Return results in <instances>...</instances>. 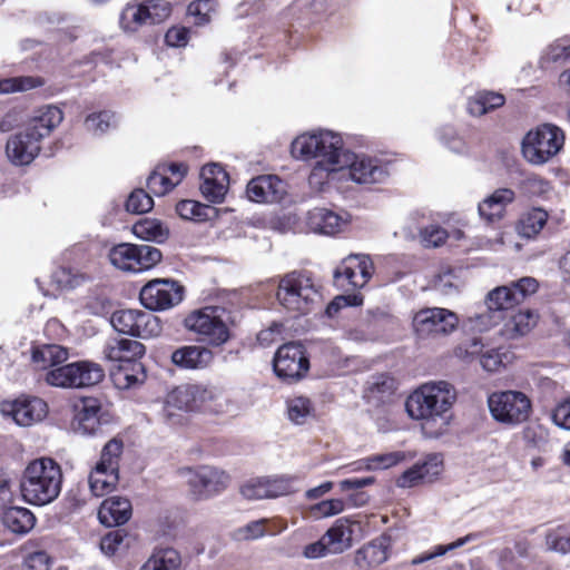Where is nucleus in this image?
Returning a JSON list of instances; mask_svg holds the SVG:
<instances>
[{
	"instance_id": "1",
	"label": "nucleus",
	"mask_w": 570,
	"mask_h": 570,
	"mask_svg": "<svg viewBox=\"0 0 570 570\" xmlns=\"http://www.w3.org/2000/svg\"><path fill=\"white\" fill-rule=\"evenodd\" d=\"M456 400L454 386L446 381H432L412 392L405 402L409 416L421 422L426 439L443 436L450 425V410Z\"/></svg>"
},
{
	"instance_id": "2",
	"label": "nucleus",
	"mask_w": 570,
	"mask_h": 570,
	"mask_svg": "<svg viewBox=\"0 0 570 570\" xmlns=\"http://www.w3.org/2000/svg\"><path fill=\"white\" fill-rule=\"evenodd\" d=\"M347 153L341 135L330 130L302 134L292 142V155L295 158L315 160L309 174L311 185H322L342 171Z\"/></svg>"
},
{
	"instance_id": "3",
	"label": "nucleus",
	"mask_w": 570,
	"mask_h": 570,
	"mask_svg": "<svg viewBox=\"0 0 570 570\" xmlns=\"http://www.w3.org/2000/svg\"><path fill=\"white\" fill-rule=\"evenodd\" d=\"M62 480V469L57 461L49 456L33 459L21 474V497L29 504L47 505L59 497Z\"/></svg>"
},
{
	"instance_id": "4",
	"label": "nucleus",
	"mask_w": 570,
	"mask_h": 570,
	"mask_svg": "<svg viewBox=\"0 0 570 570\" xmlns=\"http://www.w3.org/2000/svg\"><path fill=\"white\" fill-rule=\"evenodd\" d=\"M183 324L207 347H220L230 340V313L223 306L208 305L194 309Z\"/></svg>"
},
{
	"instance_id": "5",
	"label": "nucleus",
	"mask_w": 570,
	"mask_h": 570,
	"mask_svg": "<svg viewBox=\"0 0 570 570\" xmlns=\"http://www.w3.org/2000/svg\"><path fill=\"white\" fill-rule=\"evenodd\" d=\"M564 131L553 124H541L530 129L522 139L524 159L532 165H544L563 148Z\"/></svg>"
},
{
	"instance_id": "6",
	"label": "nucleus",
	"mask_w": 570,
	"mask_h": 570,
	"mask_svg": "<svg viewBox=\"0 0 570 570\" xmlns=\"http://www.w3.org/2000/svg\"><path fill=\"white\" fill-rule=\"evenodd\" d=\"M276 296L287 311L306 314L316 302L318 292L307 274L292 272L281 278Z\"/></svg>"
},
{
	"instance_id": "7",
	"label": "nucleus",
	"mask_w": 570,
	"mask_h": 570,
	"mask_svg": "<svg viewBox=\"0 0 570 570\" xmlns=\"http://www.w3.org/2000/svg\"><path fill=\"white\" fill-rule=\"evenodd\" d=\"M213 399L214 391L205 385H180L167 395L161 415L169 424H180L185 412L197 410Z\"/></svg>"
},
{
	"instance_id": "8",
	"label": "nucleus",
	"mask_w": 570,
	"mask_h": 570,
	"mask_svg": "<svg viewBox=\"0 0 570 570\" xmlns=\"http://www.w3.org/2000/svg\"><path fill=\"white\" fill-rule=\"evenodd\" d=\"M179 474L185 479L195 500L204 501L223 493L230 484V475L214 465L183 468Z\"/></svg>"
},
{
	"instance_id": "9",
	"label": "nucleus",
	"mask_w": 570,
	"mask_h": 570,
	"mask_svg": "<svg viewBox=\"0 0 570 570\" xmlns=\"http://www.w3.org/2000/svg\"><path fill=\"white\" fill-rule=\"evenodd\" d=\"M488 406L493 420L507 426H517L525 422L532 409L528 395L513 390L491 393Z\"/></svg>"
},
{
	"instance_id": "10",
	"label": "nucleus",
	"mask_w": 570,
	"mask_h": 570,
	"mask_svg": "<svg viewBox=\"0 0 570 570\" xmlns=\"http://www.w3.org/2000/svg\"><path fill=\"white\" fill-rule=\"evenodd\" d=\"M170 14L171 7L166 0L129 2L120 13L119 24L124 31L135 32L142 26L160 23Z\"/></svg>"
},
{
	"instance_id": "11",
	"label": "nucleus",
	"mask_w": 570,
	"mask_h": 570,
	"mask_svg": "<svg viewBox=\"0 0 570 570\" xmlns=\"http://www.w3.org/2000/svg\"><path fill=\"white\" fill-rule=\"evenodd\" d=\"M109 261L118 269L142 272L151 268L161 259L158 248L150 245L119 244L109 250Z\"/></svg>"
},
{
	"instance_id": "12",
	"label": "nucleus",
	"mask_w": 570,
	"mask_h": 570,
	"mask_svg": "<svg viewBox=\"0 0 570 570\" xmlns=\"http://www.w3.org/2000/svg\"><path fill=\"white\" fill-rule=\"evenodd\" d=\"M373 272V262L367 255H348L334 271V285L343 292H354L368 283Z\"/></svg>"
},
{
	"instance_id": "13",
	"label": "nucleus",
	"mask_w": 570,
	"mask_h": 570,
	"mask_svg": "<svg viewBox=\"0 0 570 570\" xmlns=\"http://www.w3.org/2000/svg\"><path fill=\"white\" fill-rule=\"evenodd\" d=\"M273 365L279 379L285 382H296L308 372L309 360L303 344L289 342L278 347Z\"/></svg>"
},
{
	"instance_id": "14",
	"label": "nucleus",
	"mask_w": 570,
	"mask_h": 570,
	"mask_svg": "<svg viewBox=\"0 0 570 570\" xmlns=\"http://www.w3.org/2000/svg\"><path fill=\"white\" fill-rule=\"evenodd\" d=\"M110 322L117 332L140 338L157 336L161 331L158 318L141 309L116 311Z\"/></svg>"
},
{
	"instance_id": "15",
	"label": "nucleus",
	"mask_w": 570,
	"mask_h": 570,
	"mask_svg": "<svg viewBox=\"0 0 570 570\" xmlns=\"http://www.w3.org/2000/svg\"><path fill=\"white\" fill-rule=\"evenodd\" d=\"M346 164L338 171L342 177L348 176L351 180L360 185L381 184L389 177V170L380 159L365 155H356L348 150L345 157Z\"/></svg>"
},
{
	"instance_id": "16",
	"label": "nucleus",
	"mask_w": 570,
	"mask_h": 570,
	"mask_svg": "<svg viewBox=\"0 0 570 570\" xmlns=\"http://www.w3.org/2000/svg\"><path fill=\"white\" fill-rule=\"evenodd\" d=\"M141 304L150 311H165L178 305L184 298V287L171 279H153L140 291Z\"/></svg>"
},
{
	"instance_id": "17",
	"label": "nucleus",
	"mask_w": 570,
	"mask_h": 570,
	"mask_svg": "<svg viewBox=\"0 0 570 570\" xmlns=\"http://www.w3.org/2000/svg\"><path fill=\"white\" fill-rule=\"evenodd\" d=\"M458 324V315L441 307L421 309L413 317V327L420 336L448 335Z\"/></svg>"
},
{
	"instance_id": "18",
	"label": "nucleus",
	"mask_w": 570,
	"mask_h": 570,
	"mask_svg": "<svg viewBox=\"0 0 570 570\" xmlns=\"http://www.w3.org/2000/svg\"><path fill=\"white\" fill-rule=\"evenodd\" d=\"M71 429L82 435H95L104 422L102 409L99 400L81 397L72 404Z\"/></svg>"
},
{
	"instance_id": "19",
	"label": "nucleus",
	"mask_w": 570,
	"mask_h": 570,
	"mask_svg": "<svg viewBox=\"0 0 570 570\" xmlns=\"http://www.w3.org/2000/svg\"><path fill=\"white\" fill-rule=\"evenodd\" d=\"M294 482L288 476L252 479L240 488V493L247 500L275 499L295 492Z\"/></svg>"
},
{
	"instance_id": "20",
	"label": "nucleus",
	"mask_w": 570,
	"mask_h": 570,
	"mask_svg": "<svg viewBox=\"0 0 570 570\" xmlns=\"http://www.w3.org/2000/svg\"><path fill=\"white\" fill-rule=\"evenodd\" d=\"M47 403L36 396H21L1 405L3 415L11 416L21 426H30L41 421L47 414Z\"/></svg>"
},
{
	"instance_id": "21",
	"label": "nucleus",
	"mask_w": 570,
	"mask_h": 570,
	"mask_svg": "<svg viewBox=\"0 0 570 570\" xmlns=\"http://www.w3.org/2000/svg\"><path fill=\"white\" fill-rule=\"evenodd\" d=\"M443 471V459L439 453H430L424 460L406 469L395 481L401 489H411L424 482H431Z\"/></svg>"
},
{
	"instance_id": "22",
	"label": "nucleus",
	"mask_w": 570,
	"mask_h": 570,
	"mask_svg": "<svg viewBox=\"0 0 570 570\" xmlns=\"http://www.w3.org/2000/svg\"><path fill=\"white\" fill-rule=\"evenodd\" d=\"M40 142L35 138V134L24 129L8 139L6 155L16 166L29 165L40 151Z\"/></svg>"
},
{
	"instance_id": "23",
	"label": "nucleus",
	"mask_w": 570,
	"mask_h": 570,
	"mask_svg": "<svg viewBox=\"0 0 570 570\" xmlns=\"http://www.w3.org/2000/svg\"><path fill=\"white\" fill-rule=\"evenodd\" d=\"M145 354V346L134 340L112 337L104 347V356L114 363V366L131 365L140 363L138 360Z\"/></svg>"
},
{
	"instance_id": "24",
	"label": "nucleus",
	"mask_w": 570,
	"mask_h": 570,
	"mask_svg": "<svg viewBox=\"0 0 570 570\" xmlns=\"http://www.w3.org/2000/svg\"><path fill=\"white\" fill-rule=\"evenodd\" d=\"M247 196L256 203H278L286 190L283 180L274 175H263L253 178L247 184Z\"/></svg>"
},
{
	"instance_id": "25",
	"label": "nucleus",
	"mask_w": 570,
	"mask_h": 570,
	"mask_svg": "<svg viewBox=\"0 0 570 570\" xmlns=\"http://www.w3.org/2000/svg\"><path fill=\"white\" fill-rule=\"evenodd\" d=\"M200 177L203 196L212 203L223 202L229 185L225 169L218 164H208L202 168Z\"/></svg>"
},
{
	"instance_id": "26",
	"label": "nucleus",
	"mask_w": 570,
	"mask_h": 570,
	"mask_svg": "<svg viewBox=\"0 0 570 570\" xmlns=\"http://www.w3.org/2000/svg\"><path fill=\"white\" fill-rule=\"evenodd\" d=\"M170 360L183 370H204L214 362V353L204 345H185L175 350Z\"/></svg>"
},
{
	"instance_id": "27",
	"label": "nucleus",
	"mask_w": 570,
	"mask_h": 570,
	"mask_svg": "<svg viewBox=\"0 0 570 570\" xmlns=\"http://www.w3.org/2000/svg\"><path fill=\"white\" fill-rule=\"evenodd\" d=\"M514 199V190L511 188H498L479 203V215L488 223L499 222L504 217L508 205L512 204Z\"/></svg>"
},
{
	"instance_id": "28",
	"label": "nucleus",
	"mask_w": 570,
	"mask_h": 570,
	"mask_svg": "<svg viewBox=\"0 0 570 570\" xmlns=\"http://www.w3.org/2000/svg\"><path fill=\"white\" fill-rule=\"evenodd\" d=\"M346 224V216L327 208H313L306 216L309 230L323 235H335L342 232Z\"/></svg>"
},
{
	"instance_id": "29",
	"label": "nucleus",
	"mask_w": 570,
	"mask_h": 570,
	"mask_svg": "<svg viewBox=\"0 0 570 570\" xmlns=\"http://www.w3.org/2000/svg\"><path fill=\"white\" fill-rule=\"evenodd\" d=\"M390 538L381 535L355 552L354 562L361 570L375 568L389 558Z\"/></svg>"
},
{
	"instance_id": "30",
	"label": "nucleus",
	"mask_w": 570,
	"mask_h": 570,
	"mask_svg": "<svg viewBox=\"0 0 570 570\" xmlns=\"http://www.w3.org/2000/svg\"><path fill=\"white\" fill-rule=\"evenodd\" d=\"M63 119V112L56 106H42L35 111L26 129L35 134V138L41 141L58 127Z\"/></svg>"
},
{
	"instance_id": "31",
	"label": "nucleus",
	"mask_w": 570,
	"mask_h": 570,
	"mask_svg": "<svg viewBox=\"0 0 570 570\" xmlns=\"http://www.w3.org/2000/svg\"><path fill=\"white\" fill-rule=\"evenodd\" d=\"M131 517V504L128 499L112 497L106 499L98 510L99 521L110 528L126 523Z\"/></svg>"
},
{
	"instance_id": "32",
	"label": "nucleus",
	"mask_w": 570,
	"mask_h": 570,
	"mask_svg": "<svg viewBox=\"0 0 570 570\" xmlns=\"http://www.w3.org/2000/svg\"><path fill=\"white\" fill-rule=\"evenodd\" d=\"M547 58L553 62H562L566 69L560 73L558 85L559 89L570 98V41L559 40L547 49Z\"/></svg>"
},
{
	"instance_id": "33",
	"label": "nucleus",
	"mask_w": 570,
	"mask_h": 570,
	"mask_svg": "<svg viewBox=\"0 0 570 570\" xmlns=\"http://www.w3.org/2000/svg\"><path fill=\"white\" fill-rule=\"evenodd\" d=\"M324 539L333 554L342 553L352 546L353 530L347 519L341 518L335 521L325 533Z\"/></svg>"
},
{
	"instance_id": "34",
	"label": "nucleus",
	"mask_w": 570,
	"mask_h": 570,
	"mask_svg": "<svg viewBox=\"0 0 570 570\" xmlns=\"http://www.w3.org/2000/svg\"><path fill=\"white\" fill-rule=\"evenodd\" d=\"M1 520L8 530L17 534L28 533L36 523L33 513L23 507H9L4 509Z\"/></svg>"
},
{
	"instance_id": "35",
	"label": "nucleus",
	"mask_w": 570,
	"mask_h": 570,
	"mask_svg": "<svg viewBox=\"0 0 570 570\" xmlns=\"http://www.w3.org/2000/svg\"><path fill=\"white\" fill-rule=\"evenodd\" d=\"M538 315L530 309L519 311L507 320L501 334L508 340L527 335L537 324Z\"/></svg>"
},
{
	"instance_id": "36",
	"label": "nucleus",
	"mask_w": 570,
	"mask_h": 570,
	"mask_svg": "<svg viewBox=\"0 0 570 570\" xmlns=\"http://www.w3.org/2000/svg\"><path fill=\"white\" fill-rule=\"evenodd\" d=\"M110 377L117 389L126 390L144 383L146 373L141 363H131V365L112 366Z\"/></svg>"
},
{
	"instance_id": "37",
	"label": "nucleus",
	"mask_w": 570,
	"mask_h": 570,
	"mask_svg": "<svg viewBox=\"0 0 570 570\" xmlns=\"http://www.w3.org/2000/svg\"><path fill=\"white\" fill-rule=\"evenodd\" d=\"M415 454L410 451H394L367 456L357 462L358 470H383L392 468L401 462L414 459Z\"/></svg>"
},
{
	"instance_id": "38",
	"label": "nucleus",
	"mask_w": 570,
	"mask_h": 570,
	"mask_svg": "<svg viewBox=\"0 0 570 570\" xmlns=\"http://www.w3.org/2000/svg\"><path fill=\"white\" fill-rule=\"evenodd\" d=\"M118 479V472L95 465L88 479L90 491L97 498L104 497L115 489Z\"/></svg>"
},
{
	"instance_id": "39",
	"label": "nucleus",
	"mask_w": 570,
	"mask_h": 570,
	"mask_svg": "<svg viewBox=\"0 0 570 570\" xmlns=\"http://www.w3.org/2000/svg\"><path fill=\"white\" fill-rule=\"evenodd\" d=\"M505 98L502 94L494 91H479L468 102L469 114L481 117L504 105Z\"/></svg>"
},
{
	"instance_id": "40",
	"label": "nucleus",
	"mask_w": 570,
	"mask_h": 570,
	"mask_svg": "<svg viewBox=\"0 0 570 570\" xmlns=\"http://www.w3.org/2000/svg\"><path fill=\"white\" fill-rule=\"evenodd\" d=\"M549 214L541 207H534L523 214L517 225L518 234L525 238L535 237L546 226Z\"/></svg>"
},
{
	"instance_id": "41",
	"label": "nucleus",
	"mask_w": 570,
	"mask_h": 570,
	"mask_svg": "<svg viewBox=\"0 0 570 570\" xmlns=\"http://www.w3.org/2000/svg\"><path fill=\"white\" fill-rule=\"evenodd\" d=\"M68 358L67 348L56 344H45L33 350L32 361L40 368L58 367Z\"/></svg>"
},
{
	"instance_id": "42",
	"label": "nucleus",
	"mask_w": 570,
	"mask_h": 570,
	"mask_svg": "<svg viewBox=\"0 0 570 570\" xmlns=\"http://www.w3.org/2000/svg\"><path fill=\"white\" fill-rule=\"evenodd\" d=\"M136 237L155 243H164L169 236V229L160 220L155 218H142L132 226Z\"/></svg>"
},
{
	"instance_id": "43",
	"label": "nucleus",
	"mask_w": 570,
	"mask_h": 570,
	"mask_svg": "<svg viewBox=\"0 0 570 570\" xmlns=\"http://www.w3.org/2000/svg\"><path fill=\"white\" fill-rule=\"evenodd\" d=\"M75 389L96 385L105 377L104 368L95 362L79 361L73 363Z\"/></svg>"
},
{
	"instance_id": "44",
	"label": "nucleus",
	"mask_w": 570,
	"mask_h": 570,
	"mask_svg": "<svg viewBox=\"0 0 570 570\" xmlns=\"http://www.w3.org/2000/svg\"><path fill=\"white\" fill-rule=\"evenodd\" d=\"M315 409L308 397L292 396L286 400L287 419L295 425L306 424L314 417Z\"/></svg>"
},
{
	"instance_id": "45",
	"label": "nucleus",
	"mask_w": 570,
	"mask_h": 570,
	"mask_svg": "<svg viewBox=\"0 0 570 570\" xmlns=\"http://www.w3.org/2000/svg\"><path fill=\"white\" fill-rule=\"evenodd\" d=\"M176 212L183 219L195 222L208 220L217 214L215 207L190 199L179 202L176 205Z\"/></svg>"
},
{
	"instance_id": "46",
	"label": "nucleus",
	"mask_w": 570,
	"mask_h": 570,
	"mask_svg": "<svg viewBox=\"0 0 570 570\" xmlns=\"http://www.w3.org/2000/svg\"><path fill=\"white\" fill-rule=\"evenodd\" d=\"M513 353L507 347L489 348L481 355V366L488 372H499L512 363Z\"/></svg>"
},
{
	"instance_id": "47",
	"label": "nucleus",
	"mask_w": 570,
	"mask_h": 570,
	"mask_svg": "<svg viewBox=\"0 0 570 570\" xmlns=\"http://www.w3.org/2000/svg\"><path fill=\"white\" fill-rule=\"evenodd\" d=\"M179 563L180 558L176 550L164 549L153 553L140 570H176Z\"/></svg>"
},
{
	"instance_id": "48",
	"label": "nucleus",
	"mask_w": 570,
	"mask_h": 570,
	"mask_svg": "<svg viewBox=\"0 0 570 570\" xmlns=\"http://www.w3.org/2000/svg\"><path fill=\"white\" fill-rule=\"evenodd\" d=\"M484 304L485 307L502 315L503 311L517 305V298L512 295L510 286H498L488 293Z\"/></svg>"
},
{
	"instance_id": "49",
	"label": "nucleus",
	"mask_w": 570,
	"mask_h": 570,
	"mask_svg": "<svg viewBox=\"0 0 570 570\" xmlns=\"http://www.w3.org/2000/svg\"><path fill=\"white\" fill-rule=\"evenodd\" d=\"M502 317L503 315H500L499 312H493L491 308L485 307L484 311L469 316L465 327L471 332L483 333L499 324Z\"/></svg>"
},
{
	"instance_id": "50",
	"label": "nucleus",
	"mask_w": 570,
	"mask_h": 570,
	"mask_svg": "<svg viewBox=\"0 0 570 570\" xmlns=\"http://www.w3.org/2000/svg\"><path fill=\"white\" fill-rule=\"evenodd\" d=\"M546 544L550 551L570 553V525H559L548 531Z\"/></svg>"
},
{
	"instance_id": "51",
	"label": "nucleus",
	"mask_w": 570,
	"mask_h": 570,
	"mask_svg": "<svg viewBox=\"0 0 570 570\" xmlns=\"http://www.w3.org/2000/svg\"><path fill=\"white\" fill-rule=\"evenodd\" d=\"M124 443L120 439L109 440L101 450L100 460L96 465L118 472L119 459L122 453Z\"/></svg>"
},
{
	"instance_id": "52",
	"label": "nucleus",
	"mask_w": 570,
	"mask_h": 570,
	"mask_svg": "<svg viewBox=\"0 0 570 570\" xmlns=\"http://www.w3.org/2000/svg\"><path fill=\"white\" fill-rule=\"evenodd\" d=\"M42 85L43 80L41 78L31 76L0 79V94L26 91Z\"/></svg>"
},
{
	"instance_id": "53",
	"label": "nucleus",
	"mask_w": 570,
	"mask_h": 570,
	"mask_svg": "<svg viewBox=\"0 0 570 570\" xmlns=\"http://www.w3.org/2000/svg\"><path fill=\"white\" fill-rule=\"evenodd\" d=\"M73 363L51 368L46 373V382L56 387L75 389Z\"/></svg>"
},
{
	"instance_id": "54",
	"label": "nucleus",
	"mask_w": 570,
	"mask_h": 570,
	"mask_svg": "<svg viewBox=\"0 0 570 570\" xmlns=\"http://www.w3.org/2000/svg\"><path fill=\"white\" fill-rule=\"evenodd\" d=\"M87 279L86 274L66 267H61L52 274V282L61 289L76 288Z\"/></svg>"
},
{
	"instance_id": "55",
	"label": "nucleus",
	"mask_w": 570,
	"mask_h": 570,
	"mask_svg": "<svg viewBox=\"0 0 570 570\" xmlns=\"http://www.w3.org/2000/svg\"><path fill=\"white\" fill-rule=\"evenodd\" d=\"M115 125V115L110 111L94 112L85 120L86 129L94 135H102Z\"/></svg>"
},
{
	"instance_id": "56",
	"label": "nucleus",
	"mask_w": 570,
	"mask_h": 570,
	"mask_svg": "<svg viewBox=\"0 0 570 570\" xmlns=\"http://www.w3.org/2000/svg\"><path fill=\"white\" fill-rule=\"evenodd\" d=\"M153 207L151 196L141 188L132 190L126 202V209L131 214H144L151 210Z\"/></svg>"
},
{
	"instance_id": "57",
	"label": "nucleus",
	"mask_w": 570,
	"mask_h": 570,
	"mask_svg": "<svg viewBox=\"0 0 570 570\" xmlns=\"http://www.w3.org/2000/svg\"><path fill=\"white\" fill-rule=\"evenodd\" d=\"M175 186L176 183H173V179L161 169V166H158L147 178V187L157 196L165 195Z\"/></svg>"
},
{
	"instance_id": "58",
	"label": "nucleus",
	"mask_w": 570,
	"mask_h": 570,
	"mask_svg": "<svg viewBox=\"0 0 570 570\" xmlns=\"http://www.w3.org/2000/svg\"><path fill=\"white\" fill-rule=\"evenodd\" d=\"M345 502L342 499L323 500L309 508V513L316 519L328 518L343 512Z\"/></svg>"
},
{
	"instance_id": "59",
	"label": "nucleus",
	"mask_w": 570,
	"mask_h": 570,
	"mask_svg": "<svg viewBox=\"0 0 570 570\" xmlns=\"http://www.w3.org/2000/svg\"><path fill=\"white\" fill-rule=\"evenodd\" d=\"M213 11V0H196L189 3L187 8L188 14L194 18V23L198 26L208 23L210 21Z\"/></svg>"
},
{
	"instance_id": "60",
	"label": "nucleus",
	"mask_w": 570,
	"mask_h": 570,
	"mask_svg": "<svg viewBox=\"0 0 570 570\" xmlns=\"http://www.w3.org/2000/svg\"><path fill=\"white\" fill-rule=\"evenodd\" d=\"M461 285L460 278L454 271L448 269L435 276L433 287L443 295H451L458 292Z\"/></svg>"
},
{
	"instance_id": "61",
	"label": "nucleus",
	"mask_w": 570,
	"mask_h": 570,
	"mask_svg": "<svg viewBox=\"0 0 570 570\" xmlns=\"http://www.w3.org/2000/svg\"><path fill=\"white\" fill-rule=\"evenodd\" d=\"M395 390V381L386 374H380L372 377L368 383V392L372 396L384 399L390 396Z\"/></svg>"
},
{
	"instance_id": "62",
	"label": "nucleus",
	"mask_w": 570,
	"mask_h": 570,
	"mask_svg": "<svg viewBox=\"0 0 570 570\" xmlns=\"http://www.w3.org/2000/svg\"><path fill=\"white\" fill-rule=\"evenodd\" d=\"M523 439L528 445L542 449L549 441V432L540 424H531L524 429Z\"/></svg>"
},
{
	"instance_id": "63",
	"label": "nucleus",
	"mask_w": 570,
	"mask_h": 570,
	"mask_svg": "<svg viewBox=\"0 0 570 570\" xmlns=\"http://www.w3.org/2000/svg\"><path fill=\"white\" fill-rule=\"evenodd\" d=\"M510 287L512 288V295L517 298V304H520L528 296L537 292L539 284L533 277H522L517 282H512Z\"/></svg>"
},
{
	"instance_id": "64",
	"label": "nucleus",
	"mask_w": 570,
	"mask_h": 570,
	"mask_svg": "<svg viewBox=\"0 0 570 570\" xmlns=\"http://www.w3.org/2000/svg\"><path fill=\"white\" fill-rule=\"evenodd\" d=\"M484 353V344L480 338H471L455 348V355L464 361H472L478 357L481 361V355Z\"/></svg>"
}]
</instances>
